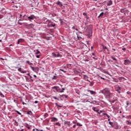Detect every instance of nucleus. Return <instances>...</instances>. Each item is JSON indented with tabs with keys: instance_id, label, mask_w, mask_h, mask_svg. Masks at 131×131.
Returning a JSON list of instances; mask_svg holds the SVG:
<instances>
[{
	"instance_id": "59",
	"label": "nucleus",
	"mask_w": 131,
	"mask_h": 131,
	"mask_svg": "<svg viewBox=\"0 0 131 131\" xmlns=\"http://www.w3.org/2000/svg\"><path fill=\"white\" fill-rule=\"evenodd\" d=\"M33 76H34V77H35V78L37 77V76H36V75H33Z\"/></svg>"
},
{
	"instance_id": "26",
	"label": "nucleus",
	"mask_w": 131,
	"mask_h": 131,
	"mask_svg": "<svg viewBox=\"0 0 131 131\" xmlns=\"http://www.w3.org/2000/svg\"><path fill=\"white\" fill-rule=\"evenodd\" d=\"M0 96L1 98H5V95H4V94H3V93L1 92H0Z\"/></svg>"
},
{
	"instance_id": "31",
	"label": "nucleus",
	"mask_w": 131,
	"mask_h": 131,
	"mask_svg": "<svg viewBox=\"0 0 131 131\" xmlns=\"http://www.w3.org/2000/svg\"><path fill=\"white\" fill-rule=\"evenodd\" d=\"M20 40H22V39L20 38L18 40L17 42V45H19V43H20Z\"/></svg>"
},
{
	"instance_id": "61",
	"label": "nucleus",
	"mask_w": 131,
	"mask_h": 131,
	"mask_svg": "<svg viewBox=\"0 0 131 131\" xmlns=\"http://www.w3.org/2000/svg\"><path fill=\"white\" fill-rule=\"evenodd\" d=\"M121 13H123V9L121 10Z\"/></svg>"
},
{
	"instance_id": "25",
	"label": "nucleus",
	"mask_w": 131,
	"mask_h": 131,
	"mask_svg": "<svg viewBox=\"0 0 131 131\" xmlns=\"http://www.w3.org/2000/svg\"><path fill=\"white\" fill-rule=\"evenodd\" d=\"M103 115H105V116H106L107 118H110V116H109V115H108V114H107L106 113L103 114Z\"/></svg>"
},
{
	"instance_id": "11",
	"label": "nucleus",
	"mask_w": 131,
	"mask_h": 131,
	"mask_svg": "<svg viewBox=\"0 0 131 131\" xmlns=\"http://www.w3.org/2000/svg\"><path fill=\"white\" fill-rule=\"evenodd\" d=\"M33 27H34V25H33V24H31L27 26V28H28V29L33 28Z\"/></svg>"
},
{
	"instance_id": "16",
	"label": "nucleus",
	"mask_w": 131,
	"mask_h": 131,
	"mask_svg": "<svg viewBox=\"0 0 131 131\" xmlns=\"http://www.w3.org/2000/svg\"><path fill=\"white\" fill-rule=\"evenodd\" d=\"M56 121H58V119L55 117H52L51 118V122H56Z\"/></svg>"
},
{
	"instance_id": "49",
	"label": "nucleus",
	"mask_w": 131,
	"mask_h": 131,
	"mask_svg": "<svg viewBox=\"0 0 131 131\" xmlns=\"http://www.w3.org/2000/svg\"><path fill=\"white\" fill-rule=\"evenodd\" d=\"M73 123H74V124H75V123H77V122H76V121H73Z\"/></svg>"
},
{
	"instance_id": "37",
	"label": "nucleus",
	"mask_w": 131,
	"mask_h": 131,
	"mask_svg": "<svg viewBox=\"0 0 131 131\" xmlns=\"http://www.w3.org/2000/svg\"><path fill=\"white\" fill-rule=\"evenodd\" d=\"M53 99H54V100H59L58 98L56 97H55V96L53 97Z\"/></svg>"
},
{
	"instance_id": "6",
	"label": "nucleus",
	"mask_w": 131,
	"mask_h": 131,
	"mask_svg": "<svg viewBox=\"0 0 131 131\" xmlns=\"http://www.w3.org/2000/svg\"><path fill=\"white\" fill-rule=\"evenodd\" d=\"M15 69H17L18 71H19V72H20V73H23V74L26 73V71H24L22 70V68H21L15 67Z\"/></svg>"
},
{
	"instance_id": "63",
	"label": "nucleus",
	"mask_w": 131,
	"mask_h": 131,
	"mask_svg": "<svg viewBox=\"0 0 131 131\" xmlns=\"http://www.w3.org/2000/svg\"><path fill=\"white\" fill-rule=\"evenodd\" d=\"M27 75H28V76H30V73H28V74H27Z\"/></svg>"
},
{
	"instance_id": "1",
	"label": "nucleus",
	"mask_w": 131,
	"mask_h": 131,
	"mask_svg": "<svg viewBox=\"0 0 131 131\" xmlns=\"http://www.w3.org/2000/svg\"><path fill=\"white\" fill-rule=\"evenodd\" d=\"M102 94H103L104 96L106 97L108 99H112L114 97V94L111 93L110 92V89L109 88H105L103 89L102 92Z\"/></svg>"
},
{
	"instance_id": "38",
	"label": "nucleus",
	"mask_w": 131,
	"mask_h": 131,
	"mask_svg": "<svg viewBox=\"0 0 131 131\" xmlns=\"http://www.w3.org/2000/svg\"><path fill=\"white\" fill-rule=\"evenodd\" d=\"M30 68L32 69V70H33V71H34V68L32 67V66H30Z\"/></svg>"
},
{
	"instance_id": "55",
	"label": "nucleus",
	"mask_w": 131,
	"mask_h": 131,
	"mask_svg": "<svg viewBox=\"0 0 131 131\" xmlns=\"http://www.w3.org/2000/svg\"><path fill=\"white\" fill-rule=\"evenodd\" d=\"M23 105H26V103H25V102H24V101H23Z\"/></svg>"
},
{
	"instance_id": "3",
	"label": "nucleus",
	"mask_w": 131,
	"mask_h": 131,
	"mask_svg": "<svg viewBox=\"0 0 131 131\" xmlns=\"http://www.w3.org/2000/svg\"><path fill=\"white\" fill-rule=\"evenodd\" d=\"M47 26L48 27H53L54 29H56V24L51 21V20H49Z\"/></svg>"
},
{
	"instance_id": "57",
	"label": "nucleus",
	"mask_w": 131,
	"mask_h": 131,
	"mask_svg": "<svg viewBox=\"0 0 131 131\" xmlns=\"http://www.w3.org/2000/svg\"><path fill=\"white\" fill-rule=\"evenodd\" d=\"M85 102H90V101L89 100H87L85 101Z\"/></svg>"
},
{
	"instance_id": "28",
	"label": "nucleus",
	"mask_w": 131,
	"mask_h": 131,
	"mask_svg": "<svg viewBox=\"0 0 131 131\" xmlns=\"http://www.w3.org/2000/svg\"><path fill=\"white\" fill-rule=\"evenodd\" d=\"M108 123L111 125V126H112L113 127H114L113 122L110 121Z\"/></svg>"
},
{
	"instance_id": "60",
	"label": "nucleus",
	"mask_w": 131,
	"mask_h": 131,
	"mask_svg": "<svg viewBox=\"0 0 131 131\" xmlns=\"http://www.w3.org/2000/svg\"><path fill=\"white\" fill-rule=\"evenodd\" d=\"M29 65H32V62H30V63H29Z\"/></svg>"
},
{
	"instance_id": "8",
	"label": "nucleus",
	"mask_w": 131,
	"mask_h": 131,
	"mask_svg": "<svg viewBox=\"0 0 131 131\" xmlns=\"http://www.w3.org/2000/svg\"><path fill=\"white\" fill-rule=\"evenodd\" d=\"M130 63H131V61L129 59H126L124 60V65H129Z\"/></svg>"
},
{
	"instance_id": "32",
	"label": "nucleus",
	"mask_w": 131,
	"mask_h": 131,
	"mask_svg": "<svg viewBox=\"0 0 131 131\" xmlns=\"http://www.w3.org/2000/svg\"><path fill=\"white\" fill-rule=\"evenodd\" d=\"M119 79L120 80H122V79H124V77H120L119 78Z\"/></svg>"
},
{
	"instance_id": "22",
	"label": "nucleus",
	"mask_w": 131,
	"mask_h": 131,
	"mask_svg": "<svg viewBox=\"0 0 131 131\" xmlns=\"http://www.w3.org/2000/svg\"><path fill=\"white\" fill-rule=\"evenodd\" d=\"M111 59H112L113 60H114V61H117V59H116V58H115V57L112 56H111Z\"/></svg>"
},
{
	"instance_id": "62",
	"label": "nucleus",
	"mask_w": 131,
	"mask_h": 131,
	"mask_svg": "<svg viewBox=\"0 0 131 131\" xmlns=\"http://www.w3.org/2000/svg\"><path fill=\"white\" fill-rule=\"evenodd\" d=\"M75 30H76V31H78V28H76V29H75Z\"/></svg>"
},
{
	"instance_id": "13",
	"label": "nucleus",
	"mask_w": 131,
	"mask_h": 131,
	"mask_svg": "<svg viewBox=\"0 0 131 131\" xmlns=\"http://www.w3.org/2000/svg\"><path fill=\"white\" fill-rule=\"evenodd\" d=\"M55 5H57V6H59V7H62L63 6L62 2L60 1H57L55 2Z\"/></svg>"
},
{
	"instance_id": "35",
	"label": "nucleus",
	"mask_w": 131,
	"mask_h": 131,
	"mask_svg": "<svg viewBox=\"0 0 131 131\" xmlns=\"http://www.w3.org/2000/svg\"><path fill=\"white\" fill-rule=\"evenodd\" d=\"M59 71H62V72H64V73H66V71H64L63 70L60 69Z\"/></svg>"
},
{
	"instance_id": "29",
	"label": "nucleus",
	"mask_w": 131,
	"mask_h": 131,
	"mask_svg": "<svg viewBox=\"0 0 131 131\" xmlns=\"http://www.w3.org/2000/svg\"><path fill=\"white\" fill-rule=\"evenodd\" d=\"M77 125L78 126H82V124H80V123H77Z\"/></svg>"
},
{
	"instance_id": "14",
	"label": "nucleus",
	"mask_w": 131,
	"mask_h": 131,
	"mask_svg": "<svg viewBox=\"0 0 131 131\" xmlns=\"http://www.w3.org/2000/svg\"><path fill=\"white\" fill-rule=\"evenodd\" d=\"M116 91L118 93V94H120V93H121V92H120V91H121V87L118 86L116 88Z\"/></svg>"
},
{
	"instance_id": "5",
	"label": "nucleus",
	"mask_w": 131,
	"mask_h": 131,
	"mask_svg": "<svg viewBox=\"0 0 131 131\" xmlns=\"http://www.w3.org/2000/svg\"><path fill=\"white\" fill-rule=\"evenodd\" d=\"M28 20L32 22V20H35L36 19V17L34 15H31L30 16H28Z\"/></svg>"
},
{
	"instance_id": "18",
	"label": "nucleus",
	"mask_w": 131,
	"mask_h": 131,
	"mask_svg": "<svg viewBox=\"0 0 131 131\" xmlns=\"http://www.w3.org/2000/svg\"><path fill=\"white\" fill-rule=\"evenodd\" d=\"M113 4V2L112 0H110L107 3V6H112Z\"/></svg>"
},
{
	"instance_id": "53",
	"label": "nucleus",
	"mask_w": 131,
	"mask_h": 131,
	"mask_svg": "<svg viewBox=\"0 0 131 131\" xmlns=\"http://www.w3.org/2000/svg\"><path fill=\"white\" fill-rule=\"evenodd\" d=\"M100 78H101V79H103V80H105V78H103V77H101Z\"/></svg>"
},
{
	"instance_id": "36",
	"label": "nucleus",
	"mask_w": 131,
	"mask_h": 131,
	"mask_svg": "<svg viewBox=\"0 0 131 131\" xmlns=\"http://www.w3.org/2000/svg\"><path fill=\"white\" fill-rule=\"evenodd\" d=\"M35 130L37 131H43V130H42V129H38L37 128H35Z\"/></svg>"
},
{
	"instance_id": "24",
	"label": "nucleus",
	"mask_w": 131,
	"mask_h": 131,
	"mask_svg": "<svg viewBox=\"0 0 131 131\" xmlns=\"http://www.w3.org/2000/svg\"><path fill=\"white\" fill-rule=\"evenodd\" d=\"M55 105L57 107H59L60 108L63 107V105H60L58 104V103H55Z\"/></svg>"
},
{
	"instance_id": "33",
	"label": "nucleus",
	"mask_w": 131,
	"mask_h": 131,
	"mask_svg": "<svg viewBox=\"0 0 131 131\" xmlns=\"http://www.w3.org/2000/svg\"><path fill=\"white\" fill-rule=\"evenodd\" d=\"M38 54H40V52L38 50H37L36 52V54L38 55Z\"/></svg>"
},
{
	"instance_id": "17",
	"label": "nucleus",
	"mask_w": 131,
	"mask_h": 131,
	"mask_svg": "<svg viewBox=\"0 0 131 131\" xmlns=\"http://www.w3.org/2000/svg\"><path fill=\"white\" fill-rule=\"evenodd\" d=\"M92 110L95 112H97V113H98V114H100V113L99 112V110L97 109V107H93Z\"/></svg>"
},
{
	"instance_id": "41",
	"label": "nucleus",
	"mask_w": 131,
	"mask_h": 131,
	"mask_svg": "<svg viewBox=\"0 0 131 131\" xmlns=\"http://www.w3.org/2000/svg\"><path fill=\"white\" fill-rule=\"evenodd\" d=\"M85 62H89V61H90V59H84Z\"/></svg>"
},
{
	"instance_id": "47",
	"label": "nucleus",
	"mask_w": 131,
	"mask_h": 131,
	"mask_svg": "<svg viewBox=\"0 0 131 131\" xmlns=\"http://www.w3.org/2000/svg\"><path fill=\"white\" fill-rule=\"evenodd\" d=\"M30 62L29 61V60H27L26 61V63H27V64H29Z\"/></svg>"
},
{
	"instance_id": "21",
	"label": "nucleus",
	"mask_w": 131,
	"mask_h": 131,
	"mask_svg": "<svg viewBox=\"0 0 131 131\" xmlns=\"http://www.w3.org/2000/svg\"><path fill=\"white\" fill-rule=\"evenodd\" d=\"M27 114H28V115H32V112H31V111H29L27 112Z\"/></svg>"
},
{
	"instance_id": "43",
	"label": "nucleus",
	"mask_w": 131,
	"mask_h": 131,
	"mask_svg": "<svg viewBox=\"0 0 131 131\" xmlns=\"http://www.w3.org/2000/svg\"><path fill=\"white\" fill-rule=\"evenodd\" d=\"M129 104V103H128V101H126V105H127L126 107H127V106H128Z\"/></svg>"
},
{
	"instance_id": "64",
	"label": "nucleus",
	"mask_w": 131,
	"mask_h": 131,
	"mask_svg": "<svg viewBox=\"0 0 131 131\" xmlns=\"http://www.w3.org/2000/svg\"><path fill=\"white\" fill-rule=\"evenodd\" d=\"M59 20L60 22L62 21V19L60 18Z\"/></svg>"
},
{
	"instance_id": "12",
	"label": "nucleus",
	"mask_w": 131,
	"mask_h": 131,
	"mask_svg": "<svg viewBox=\"0 0 131 131\" xmlns=\"http://www.w3.org/2000/svg\"><path fill=\"white\" fill-rule=\"evenodd\" d=\"M58 88L59 86H53L51 88L52 90H55V91L53 90V92H57Z\"/></svg>"
},
{
	"instance_id": "15",
	"label": "nucleus",
	"mask_w": 131,
	"mask_h": 131,
	"mask_svg": "<svg viewBox=\"0 0 131 131\" xmlns=\"http://www.w3.org/2000/svg\"><path fill=\"white\" fill-rule=\"evenodd\" d=\"M64 124H67V125H68V126H71V125H72V124L71 123L70 121H64Z\"/></svg>"
},
{
	"instance_id": "23",
	"label": "nucleus",
	"mask_w": 131,
	"mask_h": 131,
	"mask_svg": "<svg viewBox=\"0 0 131 131\" xmlns=\"http://www.w3.org/2000/svg\"><path fill=\"white\" fill-rule=\"evenodd\" d=\"M15 112H16V113H17V114H18L19 115H21L22 114H21V113H20V112L17 111V110H14Z\"/></svg>"
},
{
	"instance_id": "34",
	"label": "nucleus",
	"mask_w": 131,
	"mask_h": 131,
	"mask_svg": "<svg viewBox=\"0 0 131 131\" xmlns=\"http://www.w3.org/2000/svg\"><path fill=\"white\" fill-rule=\"evenodd\" d=\"M30 77V79H31V81H33L34 80V79H32V76H31V75L29 76Z\"/></svg>"
},
{
	"instance_id": "44",
	"label": "nucleus",
	"mask_w": 131,
	"mask_h": 131,
	"mask_svg": "<svg viewBox=\"0 0 131 131\" xmlns=\"http://www.w3.org/2000/svg\"><path fill=\"white\" fill-rule=\"evenodd\" d=\"M115 101H116V100H111L112 103H114V102H115Z\"/></svg>"
},
{
	"instance_id": "40",
	"label": "nucleus",
	"mask_w": 131,
	"mask_h": 131,
	"mask_svg": "<svg viewBox=\"0 0 131 131\" xmlns=\"http://www.w3.org/2000/svg\"><path fill=\"white\" fill-rule=\"evenodd\" d=\"M4 16L3 15L0 14V19H3Z\"/></svg>"
},
{
	"instance_id": "7",
	"label": "nucleus",
	"mask_w": 131,
	"mask_h": 131,
	"mask_svg": "<svg viewBox=\"0 0 131 131\" xmlns=\"http://www.w3.org/2000/svg\"><path fill=\"white\" fill-rule=\"evenodd\" d=\"M42 21L43 23H44V24H48L49 21H50V20L48 19V18H47L46 17H43L42 19Z\"/></svg>"
},
{
	"instance_id": "4",
	"label": "nucleus",
	"mask_w": 131,
	"mask_h": 131,
	"mask_svg": "<svg viewBox=\"0 0 131 131\" xmlns=\"http://www.w3.org/2000/svg\"><path fill=\"white\" fill-rule=\"evenodd\" d=\"M52 57H54V58H58L59 57H62V55L59 54V52H56V53L52 52Z\"/></svg>"
},
{
	"instance_id": "42",
	"label": "nucleus",
	"mask_w": 131,
	"mask_h": 131,
	"mask_svg": "<svg viewBox=\"0 0 131 131\" xmlns=\"http://www.w3.org/2000/svg\"><path fill=\"white\" fill-rule=\"evenodd\" d=\"M103 48L104 50H107V47L103 46Z\"/></svg>"
},
{
	"instance_id": "27",
	"label": "nucleus",
	"mask_w": 131,
	"mask_h": 131,
	"mask_svg": "<svg viewBox=\"0 0 131 131\" xmlns=\"http://www.w3.org/2000/svg\"><path fill=\"white\" fill-rule=\"evenodd\" d=\"M96 103H97V101H96V100L90 102L91 104H96Z\"/></svg>"
},
{
	"instance_id": "58",
	"label": "nucleus",
	"mask_w": 131,
	"mask_h": 131,
	"mask_svg": "<svg viewBox=\"0 0 131 131\" xmlns=\"http://www.w3.org/2000/svg\"><path fill=\"white\" fill-rule=\"evenodd\" d=\"M106 73H107V74H108V75H110V76H111V75H110V74L108 72H107Z\"/></svg>"
},
{
	"instance_id": "19",
	"label": "nucleus",
	"mask_w": 131,
	"mask_h": 131,
	"mask_svg": "<svg viewBox=\"0 0 131 131\" xmlns=\"http://www.w3.org/2000/svg\"><path fill=\"white\" fill-rule=\"evenodd\" d=\"M104 16V12H101L100 15L98 16V18H101Z\"/></svg>"
},
{
	"instance_id": "2",
	"label": "nucleus",
	"mask_w": 131,
	"mask_h": 131,
	"mask_svg": "<svg viewBox=\"0 0 131 131\" xmlns=\"http://www.w3.org/2000/svg\"><path fill=\"white\" fill-rule=\"evenodd\" d=\"M22 14H20V19L18 20V24L19 25H22V23L20 22V21H24L25 20L26 21H28V16L26 15H24L22 17Z\"/></svg>"
},
{
	"instance_id": "20",
	"label": "nucleus",
	"mask_w": 131,
	"mask_h": 131,
	"mask_svg": "<svg viewBox=\"0 0 131 131\" xmlns=\"http://www.w3.org/2000/svg\"><path fill=\"white\" fill-rule=\"evenodd\" d=\"M57 74H55V76H53V77L52 78V79H57L58 78V77H57Z\"/></svg>"
},
{
	"instance_id": "51",
	"label": "nucleus",
	"mask_w": 131,
	"mask_h": 131,
	"mask_svg": "<svg viewBox=\"0 0 131 131\" xmlns=\"http://www.w3.org/2000/svg\"><path fill=\"white\" fill-rule=\"evenodd\" d=\"M126 94H127V95H129V94H130V92H129V91H128L126 92Z\"/></svg>"
},
{
	"instance_id": "39",
	"label": "nucleus",
	"mask_w": 131,
	"mask_h": 131,
	"mask_svg": "<svg viewBox=\"0 0 131 131\" xmlns=\"http://www.w3.org/2000/svg\"><path fill=\"white\" fill-rule=\"evenodd\" d=\"M50 38H51V37H46V39H47L48 40H50Z\"/></svg>"
},
{
	"instance_id": "10",
	"label": "nucleus",
	"mask_w": 131,
	"mask_h": 131,
	"mask_svg": "<svg viewBox=\"0 0 131 131\" xmlns=\"http://www.w3.org/2000/svg\"><path fill=\"white\" fill-rule=\"evenodd\" d=\"M64 91H65V88H62V90H61V89H60L59 87H58L57 93H64Z\"/></svg>"
},
{
	"instance_id": "45",
	"label": "nucleus",
	"mask_w": 131,
	"mask_h": 131,
	"mask_svg": "<svg viewBox=\"0 0 131 131\" xmlns=\"http://www.w3.org/2000/svg\"><path fill=\"white\" fill-rule=\"evenodd\" d=\"M35 104H37L38 103V101L37 100L35 101L34 102Z\"/></svg>"
},
{
	"instance_id": "9",
	"label": "nucleus",
	"mask_w": 131,
	"mask_h": 131,
	"mask_svg": "<svg viewBox=\"0 0 131 131\" xmlns=\"http://www.w3.org/2000/svg\"><path fill=\"white\" fill-rule=\"evenodd\" d=\"M87 92H88L91 94V95H92L93 96H95V95H97V92H96V91L88 90Z\"/></svg>"
},
{
	"instance_id": "50",
	"label": "nucleus",
	"mask_w": 131,
	"mask_h": 131,
	"mask_svg": "<svg viewBox=\"0 0 131 131\" xmlns=\"http://www.w3.org/2000/svg\"><path fill=\"white\" fill-rule=\"evenodd\" d=\"M83 16H86V13L83 12Z\"/></svg>"
},
{
	"instance_id": "56",
	"label": "nucleus",
	"mask_w": 131,
	"mask_h": 131,
	"mask_svg": "<svg viewBox=\"0 0 131 131\" xmlns=\"http://www.w3.org/2000/svg\"><path fill=\"white\" fill-rule=\"evenodd\" d=\"M27 128L28 129H30V127H29V126H27Z\"/></svg>"
},
{
	"instance_id": "52",
	"label": "nucleus",
	"mask_w": 131,
	"mask_h": 131,
	"mask_svg": "<svg viewBox=\"0 0 131 131\" xmlns=\"http://www.w3.org/2000/svg\"><path fill=\"white\" fill-rule=\"evenodd\" d=\"M73 128H75V127H76V125H74L73 126Z\"/></svg>"
},
{
	"instance_id": "48",
	"label": "nucleus",
	"mask_w": 131,
	"mask_h": 131,
	"mask_svg": "<svg viewBox=\"0 0 131 131\" xmlns=\"http://www.w3.org/2000/svg\"><path fill=\"white\" fill-rule=\"evenodd\" d=\"M76 28H75V26H73L72 28V29H76Z\"/></svg>"
},
{
	"instance_id": "54",
	"label": "nucleus",
	"mask_w": 131,
	"mask_h": 131,
	"mask_svg": "<svg viewBox=\"0 0 131 131\" xmlns=\"http://www.w3.org/2000/svg\"><path fill=\"white\" fill-rule=\"evenodd\" d=\"M36 58H39L40 56L39 55H36Z\"/></svg>"
},
{
	"instance_id": "46",
	"label": "nucleus",
	"mask_w": 131,
	"mask_h": 131,
	"mask_svg": "<svg viewBox=\"0 0 131 131\" xmlns=\"http://www.w3.org/2000/svg\"><path fill=\"white\" fill-rule=\"evenodd\" d=\"M122 50L123 51H125V50H126V49L125 48H123L122 49Z\"/></svg>"
},
{
	"instance_id": "30",
	"label": "nucleus",
	"mask_w": 131,
	"mask_h": 131,
	"mask_svg": "<svg viewBox=\"0 0 131 131\" xmlns=\"http://www.w3.org/2000/svg\"><path fill=\"white\" fill-rule=\"evenodd\" d=\"M62 97H63V98H68V95H62Z\"/></svg>"
}]
</instances>
